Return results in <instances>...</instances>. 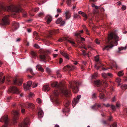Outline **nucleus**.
Here are the masks:
<instances>
[{"instance_id": "bf43d9fd", "label": "nucleus", "mask_w": 127, "mask_h": 127, "mask_svg": "<svg viewBox=\"0 0 127 127\" xmlns=\"http://www.w3.org/2000/svg\"><path fill=\"white\" fill-rule=\"evenodd\" d=\"M28 70L29 71L31 74H32L33 73L32 70L30 68H28Z\"/></svg>"}, {"instance_id": "79ce46f5", "label": "nucleus", "mask_w": 127, "mask_h": 127, "mask_svg": "<svg viewBox=\"0 0 127 127\" xmlns=\"http://www.w3.org/2000/svg\"><path fill=\"white\" fill-rule=\"evenodd\" d=\"M96 95V93H94L92 95V98L94 99H96L97 98Z\"/></svg>"}, {"instance_id": "e2e57ef3", "label": "nucleus", "mask_w": 127, "mask_h": 127, "mask_svg": "<svg viewBox=\"0 0 127 127\" xmlns=\"http://www.w3.org/2000/svg\"><path fill=\"white\" fill-rule=\"evenodd\" d=\"M34 47L37 48H39L40 47L38 45L36 44H35L34 45Z\"/></svg>"}, {"instance_id": "680f3d73", "label": "nucleus", "mask_w": 127, "mask_h": 127, "mask_svg": "<svg viewBox=\"0 0 127 127\" xmlns=\"http://www.w3.org/2000/svg\"><path fill=\"white\" fill-rule=\"evenodd\" d=\"M116 106L117 107H119L120 106V105L119 102H117L116 104Z\"/></svg>"}, {"instance_id": "a18cd8bd", "label": "nucleus", "mask_w": 127, "mask_h": 127, "mask_svg": "<svg viewBox=\"0 0 127 127\" xmlns=\"http://www.w3.org/2000/svg\"><path fill=\"white\" fill-rule=\"evenodd\" d=\"M71 0H67L66 1V3L67 5L68 6L70 5L71 4Z\"/></svg>"}, {"instance_id": "1a4fd4ad", "label": "nucleus", "mask_w": 127, "mask_h": 127, "mask_svg": "<svg viewBox=\"0 0 127 127\" xmlns=\"http://www.w3.org/2000/svg\"><path fill=\"white\" fill-rule=\"evenodd\" d=\"M9 92L13 93L18 94L20 93V91L17 87L15 86H12L9 89Z\"/></svg>"}, {"instance_id": "4d7b16f0", "label": "nucleus", "mask_w": 127, "mask_h": 127, "mask_svg": "<svg viewBox=\"0 0 127 127\" xmlns=\"http://www.w3.org/2000/svg\"><path fill=\"white\" fill-rule=\"evenodd\" d=\"M116 100V98L115 96H114L112 99V102H114Z\"/></svg>"}, {"instance_id": "2eb2a0df", "label": "nucleus", "mask_w": 127, "mask_h": 127, "mask_svg": "<svg viewBox=\"0 0 127 127\" xmlns=\"http://www.w3.org/2000/svg\"><path fill=\"white\" fill-rule=\"evenodd\" d=\"M23 80L22 79H15L13 80V84L14 85L20 86L22 83Z\"/></svg>"}, {"instance_id": "13d9d810", "label": "nucleus", "mask_w": 127, "mask_h": 127, "mask_svg": "<svg viewBox=\"0 0 127 127\" xmlns=\"http://www.w3.org/2000/svg\"><path fill=\"white\" fill-rule=\"evenodd\" d=\"M78 16H79V15L78 14H77V13H76V14L75 13L74 14L73 17H74V18H77Z\"/></svg>"}, {"instance_id": "7ed1b4c3", "label": "nucleus", "mask_w": 127, "mask_h": 127, "mask_svg": "<svg viewBox=\"0 0 127 127\" xmlns=\"http://www.w3.org/2000/svg\"><path fill=\"white\" fill-rule=\"evenodd\" d=\"M94 84L97 87H99L98 89L97 90L99 92V97L100 99L103 101H105L106 98L105 95L103 92L106 91L104 89L102 88V86L104 87H107L108 86V83L106 81H103L101 82L100 80H96L95 81Z\"/></svg>"}, {"instance_id": "09e8293b", "label": "nucleus", "mask_w": 127, "mask_h": 127, "mask_svg": "<svg viewBox=\"0 0 127 127\" xmlns=\"http://www.w3.org/2000/svg\"><path fill=\"white\" fill-rule=\"evenodd\" d=\"M116 81L118 83H120L121 82V79L119 78H117L116 79Z\"/></svg>"}, {"instance_id": "f03ea898", "label": "nucleus", "mask_w": 127, "mask_h": 127, "mask_svg": "<svg viewBox=\"0 0 127 127\" xmlns=\"http://www.w3.org/2000/svg\"><path fill=\"white\" fill-rule=\"evenodd\" d=\"M119 40V37L117 35L112 33H110L108 35V38L105 41V43L107 45L103 47L102 50L104 51H110L113 46L118 45L117 41Z\"/></svg>"}, {"instance_id": "7c9ffc66", "label": "nucleus", "mask_w": 127, "mask_h": 127, "mask_svg": "<svg viewBox=\"0 0 127 127\" xmlns=\"http://www.w3.org/2000/svg\"><path fill=\"white\" fill-rule=\"evenodd\" d=\"M47 56H38V58L41 61H45L46 59Z\"/></svg>"}, {"instance_id": "2f4dec72", "label": "nucleus", "mask_w": 127, "mask_h": 127, "mask_svg": "<svg viewBox=\"0 0 127 127\" xmlns=\"http://www.w3.org/2000/svg\"><path fill=\"white\" fill-rule=\"evenodd\" d=\"M26 104L29 107L31 108L32 109H34V105L32 103H28Z\"/></svg>"}, {"instance_id": "bb28decb", "label": "nucleus", "mask_w": 127, "mask_h": 127, "mask_svg": "<svg viewBox=\"0 0 127 127\" xmlns=\"http://www.w3.org/2000/svg\"><path fill=\"white\" fill-rule=\"evenodd\" d=\"M33 35L36 39L37 40L39 39V36L37 32L35 31L33 33Z\"/></svg>"}, {"instance_id": "c03bdc74", "label": "nucleus", "mask_w": 127, "mask_h": 127, "mask_svg": "<svg viewBox=\"0 0 127 127\" xmlns=\"http://www.w3.org/2000/svg\"><path fill=\"white\" fill-rule=\"evenodd\" d=\"M83 28L84 29V30L86 31V32L87 34H89V32H88V30L86 28V26L84 25L83 26Z\"/></svg>"}, {"instance_id": "b1692460", "label": "nucleus", "mask_w": 127, "mask_h": 127, "mask_svg": "<svg viewBox=\"0 0 127 127\" xmlns=\"http://www.w3.org/2000/svg\"><path fill=\"white\" fill-rule=\"evenodd\" d=\"M3 75V74L2 72L0 73V84L4 83L5 79V76H4L2 79V76Z\"/></svg>"}, {"instance_id": "0e129e2a", "label": "nucleus", "mask_w": 127, "mask_h": 127, "mask_svg": "<svg viewBox=\"0 0 127 127\" xmlns=\"http://www.w3.org/2000/svg\"><path fill=\"white\" fill-rule=\"evenodd\" d=\"M80 32L76 33L75 34V35L76 36H81L80 35Z\"/></svg>"}, {"instance_id": "e433bc0d", "label": "nucleus", "mask_w": 127, "mask_h": 127, "mask_svg": "<svg viewBox=\"0 0 127 127\" xmlns=\"http://www.w3.org/2000/svg\"><path fill=\"white\" fill-rule=\"evenodd\" d=\"M62 19L61 18H58L57 20L56 23L57 24H59L62 21Z\"/></svg>"}, {"instance_id": "f3484780", "label": "nucleus", "mask_w": 127, "mask_h": 127, "mask_svg": "<svg viewBox=\"0 0 127 127\" xmlns=\"http://www.w3.org/2000/svg\"><path fill=\"white\" fill-rule=\"evenodd\" d=\"M29 123V119L28 118H27L25 119L23 123L21 125H20V127H28L27 125Z\"/></svg>"}, {"instance_id": "412c9836", "label": "nucleus", "mask_w": 127, "mask_h": 127, "mask_svg": "<svg viewBox=\"0 0 127 127\" xmlns=\"http://www.w3.org/2000/svg\"><path fill=\"white\" fill-rule=\"evenodd\" d=\"M78 13L79 14L82 15L84 18V20L86 21L88 18V17L87 14L83 12L80 11Z\"/></svg>"}, {"instance_id": "20e7f679", "label": "nucleus", "mask_w": 127, "mask_h": 127, "mask_svg": "<svg viewBox=\"0 0 127 127\" xmlns=\"http://www.w3.org/2000/svg\"><path fill=\"white\" fill-rule=\"evenodd\" d=\"M99 56H95L94 57L95 61L96 62V64L95 66V67L97 69H98L100 67H102V70H107L110 68L112 69L113 67H114L116 69L117 68V66L115 62H114L112 64V66H111L110 68H105L103 67L104 65L101 64V61L99 59Z\"/></svg>"}, {"instance_id": "72a5a7b5", "label": "nucleus", "mask_w": 127, "mask_h": 127, "mask_svg": "<svg viewBox=\"0 0 127 127\" xmlns=\"http://www.w3.org/2000/svg\"><path fill=\"white\" fill-rule=\"evenodd\" d=\"M101 122L102 123L105 125H109V123L107 121L105 120H103Z\"/></svg>"}, {"instance_id": "4c0bfd02", "label": "nucleus", "mask_w": 127, "mask_h": 127, "mask_svg": "<svg viewBox=\"0 0 127 127\" xmlns=\"http://www.w3.org/2000/svg\"><path fill=\"white\" fill-rule=\"evenodd\" d=\"M56 74L58 77H61L62 76L61 74L60 73V71L58 70L56 72Z\"/></svg>"}, {"instance_id": "9d476101", "label": "nucleus", "mask_w": 127, "mask_h": 127, "mask_svg": "<svg viewBox=\"0 0 127 127\" xmlns=\"http://www.w3.org/2000/svg\"><path fill=\"white\" fill-rule=\"evenodd\" d=\"M9 16L7 15L5 16L3 18L2 21V24L3 25H8L9 23Z\"/></svg>"}, {"instance_id": "6e6d98bb", "label": "nucleus", "mask_w": 127, "mask_h": 127, "mask_svg": "<svg viewBox=\"0 0 127 127\" xmlns=\"http://www.w3.org/2000/svg\"><path fill=\"white\" fill-rule=\"evenodd\" d=\"M112 117L111 116L109 117V118L108 119V121L110 122L112 120Z\"/></svg>"}, {"instance_id": "c756f323", "label": "nucleus", "mask_w": 127, "mask_h": 127, "mask_svg": "<svg viewBox=\"0 0 127 127\" xmlns=\"http://www.w3.org/2000/svg\"><path fill=\"white\" fill-rule=\"evenodd\" d=\"M59 32L58 30H54L50 32V34L51 35H54L56 34L57 33Z\"/></svg>"}, {"instance_id": "f8f14e48", "label": "nucleus", "mask_w": 127, "mask_h": 127, "mask_svg": "<svg viewBox=\"0 0 127 127\" xmlns=\"http://www.w3.org/2000/svg\"><path fill=\"white\" fill-rule=\"evenodd\" d=\"M19 27V23L16 22H13L12 23L11 29L13 32L16 30Z\"/></svg>"}, {"instance_id": "338daca9", "label": "nucleus", "mask_w": 127, "mask_h": 127, "mask_svg": "<svg viewBox=\"0 0 127 127\" xmlns=\"http://www.w3.org/2000/svg\"><path fill=\"white\" fill-rule=\"evenodd\" d=\"M59 63L61 64L63 62V59L62 58H60L59 59Z\"/></svg>"}, {"instance_id": "ddd939ff", "label": "nucleus", "mask_w": 127, "mask_h": 127, "mask_svg": "<svg viewBox=\"0 0 127 127\" xmlns=\"http://www.w3.org/2000/svg\"><path fill=\"white\" fill-rule=\"evenodd\" d=\"M75 68V66L74 65H67L64 66L63 68V70L64 71H68L69 72L74 69Z\"/></svg>"}, {"instance_id": "9b49d317", "label": "nucleus", "mask_w": 127, "mask_h": 127, "mask_svg": "<svg viewBox=\"0 0 127 127\" xmlns=\"http://www.w3.org/2000/svg\"><path fill=\"white\" fill-rule=\"evenodd\" d=\"M32 84V82L31 81H29L27 82V85L24 83L23 84V87L25 90L27 91L29 90L30 89V87Z\"/></svg>"}, {"instance_id": "49530a36", "label": "nucleus", "mask_w": 127, "mask_h": 127, "mask_svg": "<svg viewBox=\"0 0 127 127\" xmlns=\"http://www.w3.org/2000/svg\"><path fill=\"white\" fill-rule=\"evenodd\" d=\"M39 10L38 7H36L33 9V10L35 12H37Z\"/></svg>"}, {"instance_id": "de8ad7c7", "label": "nucleus", "mask_w": 127, "mask_h": 127, "mask_svg": "<svg viewBox=\"0 0 127 127\" xmlns=\"http://www.w3.org/2000/svg\"><path fill=\"white\" fill-rule=\"evenodd\" d=\"M46 70L47 72L48 73H50L51 72V69L47 67L46 68Z\"/></svg>"}, {"instance_id": "473e14b6", "label": "nucleus", "mask_w": 127, "mask_h": 127, "mask_svg": "<svg viewBox=\"0 0 127 127\" xmlns=\"http://www.w3.org/2000/svg\"><path fill=\"white\" fill-rule=\"evenodd\" d=\"M43 112L42 110L39 111L38 113V115L39 117L41 118L43 117Z\"/></svg>"}, {"instance_id": "393cba45", "label": "nucleus", "mask_w": 127, "mask_h": 127, "mask_svg": "<svg viewBox=\"0 0 127 127\" xmlns=\"http://www.w3.org/2000/svg\"><path fill=\"white\" fill-rule=\"evenodd\" d=\"M36 69L42 72H43L44 71V69L42 68L41 65L40 64H38L36 66Z\"/></svg>"}, {"instance_id": "3c124183", "label": "nucleus", "mask_w": 127, "mask_h": 127, "mask_svg": "<svg viewBox=\"0 0 127 127\" xmlns=\"http://www.w3.org/2000/svg\"><path fill=\"white\" fill-rule=\"evenodd\" d=\"M61 54L62 55V56H68L67 53L62 52H60Z\"/></svg>"}, {"instance_id": "8fccbe9b", "label": "nucleus", "mask_w": 127, "mask_h": 127, "mask_svg": "<svg viewBox=\"0 0 127 127\" xmlns=\"http://www.w3.org/2000/svg\"><path fill=\"white\" fill-rule=\"evenodd\" d=\"M30 53L32 55V56H36V52L34 51H31Z\"/></svg>"}, {"instance_id": "f257e3e1", "label": "nucleus", "mask_w": 127, "mask_h": 127, "mask_svg": "<svg viewBox=\"0 0 127 127\" xmlns=\"http://www.w3.org/2000/svg\"><path fill=\"white\" fill-rule=\"evenodd\" d=\"M51 86L55 88L53 94L56 97L60 94L64 95L66 97L70 96L71 95V91L67 90L62 83L58 84L56 82H53L51 83Z\"/></svg>"}, {"instance_id": "864d4df0", "label": "nucleus", "mask_w": 127, "mask_h": 127, "mask_svg": "<svg viewBox=\"0 0 127 127\" xmlns=\"http://www.w3.org/2000/svg\"><path fill=\"white\" fill-rule=\"evenodd\" d=\"M112 127H117V124L116 123L114 122L112 124Z\"/></svg>"}, {"instance_id": "37998d69", "label": "nucleus", "mask_w": 127, "mask_h": 127, "mask_svg": "<svg viewBox=\"0 0 127 127\" xmlns=\"http://www.w3.org/2000/svg\"><path fill=\"white\" fill-rule=\"evenodd\" d=\"M68 41L71 43L73 45L75 46V44L74 41L70 40H68Z\"/></svg>"}, {"instance_id": "dca6fc26", "label": "nucleus", "mask_w": 127, "mask_h": 127, "mask_svg": "<svg viewBox=\"0 0 127 127\" xmlns=\"http://www.w3.org/2000/svg\"><path fill=\"white\" fill-rule=\"evenodd\" d=\"M39 52L40 54H42L40 55L39 56H46L45 55L50 53V52L49 51L42 49H40L39 50Z\"/></svg>"}, {"instance_id": "423d86ee", "label": "nucleus", "mask_w": 127, "mask_h": 127, "mask_svg": "<svg viewBox=\"0 0 127 127\" xmlns=\"http://www.w3.org/2000/svg\"><path fill=\"white\" fill-rule=\"evenodd\" d=\"M92 6L93 8H95L96 9V10H95L94 9V10L95 11L94 12V13H95L98 14V15H99V18L100 17V18L101 19H103L104 18H105V17H106L107 16L106 15L102 14L99 15L98 13V9H100L101 11H104V9L103 7H101L100 6H96L95 4H92Z\"/></svg>"}, {"instance_id": "5fc2aeb1", "label": "nucleus", "mask_w": 127, "mask_h": 127, "mask_svg": "<svg viewBox=\"0 0 127 127\" xmlns=\"http://www.w3.org/2000/svg\"><path fill=\"white\" fill-rule=\"evenodd\" d=\"M36 101L37 102L39 103H41V99L39 98H38L36 99Z\"/></svg>"}, {"instance_id": "603ef678", "label": "nucleus", "mask_w": 127, "mask_h": 127, "mask_svg": "<svg viewBox=\"0 0 127 127\" xmlns=\"http://www.w3.org/2000/svg\"><path fill=\"white\" fill-rule=\"evenodd\" d=\"M37 86V84L35 82H34L32 83V87L33 88H35Z\"/></svg>"}, {"instance_id": "c9c22d12", "label": "nucleus", "mask_w": 127, "mask_h": 127, "mask_svg": "<svg viewBox=\"0 0 127 127\" xmlns=\"http://www.w3.org/2000/svg\"><path fill=\"white\" fill-rule=\"evenodd\" d=\"M117 75L120 77L124 75V73H123V71H120L117 73Z\"/></svg>"}, {"instance_id": "052dcab7", "label": "nucleus", "mask_w": 127, "mask_h": 127, "mask_svg": "<svg viewBox=\"0 0 127 127\" xmlns=\"http://www.w3.org/2000/svg\"><path fill=\"white\" fill-rule=\"evenodd\" d=\"M95 42L97 44H99L100 43L99 40L97 39H96Z\"/></svg>"}, {"instance_id": "a19ab883", "label": "nucleus", "mask_w": 127, "mask_h": 127, "mask_svg": "<svg viewBox=\"0 0 127 127\" xmlns=\"http://www.w3.org/2000/svg\"><path fill=\"white\" fill-rule=\"evenodd\" d=\"M121 88L123 89H127V85H123L121 86Z\"/></svg>"}, {"instance_id": "aec40b11", "label": "nucleus", "mask_w": 127, "mask_h": 127, "mask_svg": "<svg viewBox=\"0 0 127 127\" xmlns=\"http://www.w3.org/2000/svg\"><path fill=\"white\" fill-rule=\"evenodd\" d=\"M101 107V105L97 103H96L94 106H92V109L96 110H97L98 108H100Z\"/></svg>"}, {"instance_id": "774afa93", "label": "nucleus", "mask_w": 127, "mask_h": 127, "mask_svg": "<svg viewBox=\"0 0 127 127\" xmlns=\"http://www.w3.org/2000/svg\"><path fill=\"white\" fill-rule=\"evenodd\" d=\"M57 12L58 13H60L61 12V10L60 9H57Z\"/></svg>"}, {"instance_id": "ea45409f", "label": "nucleus", "mask_w": 127, "mask_h": 127, "mask_svg": "<svg viewBox=\"0 0 127 127\" xmlns=\"http://www.w3.org/2000/svg\"><path fill=\"white\" fill-rule=\"evenodd\" d=\"M44 15V14L43 12H40L38 14V16L40 17H43Z\"/></svg>"}, {"instance_id": "0eeeda50", "label": "nucleus", "mask_w": 127, "mask_h": 127, "mask_svg": "<svg viewBox=\"0 0 127 127\" xmlns=\"http://www.w3.org/2000/svg\"><path fill=\"white\" fill-rule=\"evenodd\" d=\"M0 121L2 122H4L5 123V124L3 125L2 127H8L9 120L7 115H6L2 117L0 119Z\"/></svg>"}, {"instance_id": "a211bd4d", "label": "nucleus", "mask_w": 127, "mask_h": 127, "mask_svg": "<svg viewBox=\"0 0 127 127\" xmlns=\"http://www.w3.org/2000/svg\"><path fill=\"white\" fill-rule=\"evenodd\" d=\"M81 98V95H78L76 99H75L74 101H72V105L73 106H74L75 105L76 103H78L79 101V100Z\"/></svg>"}, {"instance_id": "4be33fe9", "label": "nucleus", "mask_w": 127, "mask_h": 127, "mask_svg": "<svg viewBox=\"0 0 127 127\" xmlns=\"http://www.w3.org/2000/svg\"><path fill=\"white\" fill-rule=\"evenodd\" d=\"M50 89L49 85H44L42 88V90L45 92L48 91Z\"/></svg>"}, {"instance_id": "69168bd1", "label": "nucleus", "mask_w": 127, "mask_h": 127, "mask_svg": "<svg viewBox=\"0 0 127 127\" xmlns=\"http://www.w3.org/2000/svg\"><path fill=\"white\" fill-rule=\"evenodd\" d=\"M126 8V7L125 6H122V10H125Z\"/></svg>"}, {"instance_id": "5701e85b", "label": "nucleus", "mask_w": 127, "mask_h": 127, "mask_svg": "<svg viewBox=\"0 0 127 127\" xmlns=\"http://www.w3.org/2000/svg\"><path fill=\"white\" fill-rule=\"evenodd\" d=\"M46 22L47 24H49L52 21V17L49 15H47L46 17Z\"/></svg>"}, {"instance_id": "c85d7f7f", "label": "nucleus", "mask_w": 127, "mask_h": 127, "mask_svg": "<svg viewBox=\"0 0 127 127\" xmlns=\"http://www.w3.org/2000/svg\"><path fill=\"white\" fill-rule=\"evenodd\" d=\"M66 19H69L70 17V14L68 11H67L65 13Z\"/></svg>"}, {"instance_id": "6ab92c4d", "label": "nucleus", "mask_w": 127, "mask_h": 127, "mask_svg": "<svg viewBox=\"0 0 127 127\" xmlns=\"http://www.w3.org/2000/svg\"><path fill=\"white\" fill-rule=\"evenodd\" d=\"M102 75V77L105 79L107 78L108 77H111L112 76V74L110 73H108L107 74L103 73Z\"/></svg>"}, {"instance_id": "a878e982", "label": "nucleus", "mask_w": 127, "mask_h": 127, "mask_svg": "<svg viewBox=\"0 0 127 127\" xmlns=\"http://www.w3.org/2000/svg\"><path fill=\"white\" fill-rule=\"evenodd\" d=\"M127 46L125 47H119L118 48V50L117 51V52L118 53H121V51L123 50H125L127 48Z\"/></svg>"}, {"instance_id": "f704fd0d", "label": "nucleus", "mask_w": 127, "mask_h": 127, "mask_svg": "<svg viewBox=\"0 0 127 127\" xmlns=\"http://www.w3.org/2000/svg\"><path fill=\"white\" fill-rule=\"evenodd\" d=\"M64 106L66 107H67L69 105V101L67 100H65L64 102Z\"/></svg>"}, {"instance_id": "4468645a", "label": "nucleus", "mask_w": 127, "mask_h": 127, "mask_svg": "<svg viewBox=\"0 0 127 127\" xmlns=\"http://www.w3.org/2000/svg\"><path fill=\"white\" fill-rule=\"evenodd\" d=\"M12 113L14 116L13 122L14 123H17L16 120L18 119V112L14 110L12 112Z\"/></svg>"}, {"instance_id": "6e6552de", "label": "nucleus", "mask_w": 127, "mask_h": 127, "mask_svg": "<svg viewBox=\"0 0 127 127\" xmlns=\"http://www.w3.org/2000/svg\"><path fill=\"white\" fill-rule=\"evenodd\" d=\"M85 40V39L84 38L80 37L79 38H77L76 39L78 43L79 47L81 48H84L86 50H87V48L85 47V46H82V44H83V42H82V41Z\"/></svg>"}, {"instance_id": "39448f33", "label": "nucleus", "mask_w": 127, "mask_h": 127, "mask_svg": "<svg viewBox=\"0 0 127 127\" xmlns=\"http://www.w3.org/2000/svg\"><path fill=\"white\" fill-rule=\"evenodd\" d=\"M69 88L72 89L73 92L76 94L78 91V86L80 85L81 83L76 81H70Z\"/></svg>"}, {"instance_id": "cd10ccee", "label": "nucleus", "mask_w": 127, "mask_h": 127, "mask_svg": "<svg viewBox=\"0 0 127 127\" xmlns=\"http://www.w3.org/2000/svg\"><path fill=\"white\" fill-rule=\"evenodd\" d=\"M110 106L111 108H112V109L113 110V111H115L116 109V107L115 106L113 105H111V106L109 104H107L106 105V106L107 107H109Z\"/></svg>"}, {"instance_id": "58836bf2", "label": "nucleus", "mask_w": 127, "mask_h": 127, "mask_svg": "<svg viewBox=\"0 0 127 127\" xmlns=\"http://www.w3.org/2000/svg\"><path fill=\"white\" fill-rule=\"evenodd\" d=\"M97 76V73H95L93 74L92 76V79H95Z\"/></svg>"}]
</instances>
